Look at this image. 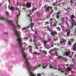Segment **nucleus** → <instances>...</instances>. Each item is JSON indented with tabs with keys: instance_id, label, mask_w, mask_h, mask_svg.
<instances>
[{
	"instance_id": "1",
	"label": "nucleus",
	"mask_w": 76,
	"mask_h": 76,
	"mask_svg": "<svg viewBox=\"0 0 76 76\" xmlns=\"http://www.w3.org/2000/svg\"><path fill=\"white\" fill-rule=\"evenodd\" d=\"M22 55L23 56V58H25V62L26 63L27 65L28 66V70L29 71V73L30 75L31 76H36L35 74H34L31 71V68L33 69V67H32V66H30L29 65V63L28 62V60L26 58V54L24 52H23V50H22Z\"/></svg>"
},
{
	"instance_id": "2",
	"label": "nucleus",
	"mask_w": 76,
	"mask_h": 76,
	"mask_svg": "<svg viewBox=\"0 0 76 76\" xmlns=\"http://www.w3.org/2000/svg\"><path fill=\"white\" fill-rule=\"evenodd\" d=\"M60 43L62 45H64L66 44V40L64 39H62V41H60Z\"/></svg>"
},
{
	"instance_id": "3",
	"label": "nucleus",
	"mask_w": 76,
	"mask_h": 76,
	"mask_svg": "<svg viewBox=\"0 0 76 76\" xmlns=\"http://www.w3.org/2000/svg\"><path fill=\"white\" fill-rule=\"evenodd\" d=\"M69 18L72 22L73 23H75V20H74V19H73V18H76V17L75 16V15H71Z\"/></svg>"
},
{
	"instance_id": "4",
	"label": "nucleus",
	"mask_w": 76,
	"mask_h": 76,
	"mask_svg": "<svg viewBox=\"0 0 76 76\" xmlns=\"http://www.w3.org/2000/svg\"><path fill=\"white\" fill-rule=\"evenodd\" d=\"M8 8L11 11H13L15 9V7H13L12 5V4H10L9 5Z\"/></svg>"
},
{
	"instance_id": "5",
	"label": "nucleus",
	"mask_w": 76,
	"mask_h": 76,
	"mask_svg": "<svg viewBox=\"0 0 76 76\" xmlns=\"http://www.w3.org/2000/svg\"><path fill=\"white\" fill-rule=\"evenodd\" d=\"M53 9L52 7L49 6L46 8L45 10H45V12H47L50 11V9Z\"/></svg>"
},
{
	"instance_id": "6",
	"label": "nucleus",
	"mask_w": 76,
	"mask_h": 76,
	"mask_svg": "<svg viewBox=\"0 0 76 76\" xmlns=\"http://www.w3.org/2000/svg\"><path fill=\"white\" fill-rule=\"evenodd\" d=\"M71 53V52L70 51H68V52H66L64 53V56L65 55L66 57H67V56H69L70 55Z\"/></svg>"
},
{
	"instance_id": "7",
	"label": "nucleus",
	"mask_w": 76,
	"mask_h": 76,
	"mask_svg": "<svg viewBox=\"0 0 76 76\" xmlns=\"http://www.w3.org/2000/svg\"><path fill=\"white\" fill-rule=\"evenodd\" d=\"M0 19H1V20H6V21H7V22H11V23H12L13 22V21L12 20H8L4 18L3 17H0Z\"/></svg>"
},
{
	"instance_id": "8",
	"label": "nucleus",
	"mask_w": 76,
	"mask_h": 76,
	"mask_svg": "<svg viewBox=\"0 0 76 76\" xmlns=\"http://www.w3.org/2000/svg\"><path fill=\"white\" fill-rule=\"evenodd\" d=\"M50 33L51 35H52V36H55L56 35H57V33L55 31H53V30H52Z\"/></svg>"
},
{
	"instance_id": "9",
	"label": "nucleus",
	"mask_w": 76,
	"mask_h": 76,
	"mask_svg": "<svg viewBox=\"0 0 76 76\" xmlns=\"http://www.w3.org/2000/svg\"><path fill=\"white\" fill-rule=\"evenodd\" d=\"M31 6V5L30 3H27L26 4V7L27 8H30Z\"/></svg>"
},
{
	"instance_id": "10",
	"label": "nucleus",
	"mask_w": 76,
	"mask_h": 76,
	"mask_svg": "<svg viewBox=\"0 0 76 76\" xmlns=\"http://www.w3.org/2000/svg\"><path fill=\"white\" fill-rule=\"evenodd\" d=\"M72 70V68L70 67H68L66 69V70L67 72H70Z\"/></svg>"
},
{
	"instance_id": "11",
	"label": "nucleus",
	"mask_w": 76,
	"mask_h": 76,
	"mask_svg": "<svg viewBox=\"0 0 76 76\" xmlns=\"http://www.w3.org/2000/svg\"><path fill=\"white\" fill-rule=\"evenodd\" d=\"M70 30H68L67 31V33L66 34L67 37H69L70 36Z\"/></svg>"
},
{
	"instance_id": "12",
	"label": "nucleus",
	"mask_w": 76,
	"mask_h": 76,
	"mask_svg": "<svg viewBox=\"0 0 76 76\" xmlns=\"http://www.w3.org/2000/svg\"><path fill=\"white\" fill-rule=\"evenodd\" d=\"M72 25L71 26L70 28H72L73 27V26L75 25V26H76V24H75V22H74V23H72Z\"/></svg>"
},
{
	"instance_id": "13",
	"label": "nucleus",
	"mask_w": 76,
	"mask_h": 76,
	"mask_svg": "<svg viewBox=\"0 0 76 76\" xmlns=\"http://www.w3.org/2000/svg\"><path fill=\"white\" fill-rule=\"evenodd\" d=\"M42 67L43 69H45V68H46V67H47V66H48V64H47V65H46L45 66H44V63H42Z\"/></svg>"
},
{
	"instance_id": "14",
	"label": "nucleus",
	"mask_w": 76,
	"mask_h": 76,
	"mask_svg": "<svg viewBox=\"0 0 76 76\" xmlns=\"http://www.w3.org/2000/svg\"><path fill=\"white\" fill-rule=\"evenodd\" d=\"M46 27L48 31H49V32H50L52 31V30H51V29H50V28H49V27H48V26H47Z\"/></svg>"
},
{
	"instance_id": "15",
	"label": "nucleus",
	"mask_w": 76,
	"mask_h": 76,
	"mask_svg": "<svg viewBox=\"0 0 76 76\" xmlns=\"http://www.w3.org/2000/svg\"><path fill=\"white\" fill-rule=\"evenodd\" d=\"M67 9H68V12H70V10L71 11H72L73 10L71 9L70 7H68L67 8Z\"/></svg>"
},
{
	"instance_id": "16",
	"label": "nucleus",
	"mask_w": 76,
	"mask_h": 76,
	"mask_svg": "<svg viewBox=\"0 0 76 76\" xmlns=\"http://www.w3.org/2000/svg\"><path fill=\"white\" fill-rule=\"evenodd\" d=\"M47 41H45L44 42V44L45 47L47 48V46H45V44H47Z\"/></svg>"
},
{
	"instance_id": "17",
	"label": "nucleus",
	"mask_w": 76,
	"mask_h": 76,
	"mask_svg": "<svg viewBox=\"0 0 76 76\" xmlns=\"http://www.w3.org/2000/svg\"><path fill=\"white\" fill-rule=\"evenodd\" d=\"M73 50L74 51H76V46L73 45Z\"/></svg>"
},
{
	"instance_id": "18",
	"label": "nucleus",
	"mask_w": 76,
	"mask_h": 76,
	"mask_svg": "<svg viewBox=\"0 0 76 76\" xmlns=\"http://www.w3.org/2000/svg\"><path fill=\"white\" fill-rule=\"evenodd\" d=\"M56 29H58V31H61V29H60V27H58V28H56Z\"/></svg>"
},
{
	"instance_id": "19",
	"label": "nucleus",
	"mask_w": 76,
	"mask_h": 76,
	"mask_svg": "<svg viewBox=\"0 0 76 76\" xmlns=\"http://www.w3.org/2000/svg\"><path fill=\"white\" fill-rule=\"evenodd\" d=\"M34 26V24L32 23H31L30 24V27L31 28V29H32V28Z\"/></svg>"
},
{
	"instance_id": "20",
	"label": "nucleus",
	"mask_w": 76,
	"mask_h": 76,
	"mask_svg": "<svg viewBox=\"0 0 76 76\" xmlns=\"http://www.w3.org/2000/svg\"><path fill=\"white\" fill-rule=\"evenodd\" d=\"M60 12H59V11H58V12L56 13V15L58 16H60Z\"/></svg>"
},
{
	"instance_id": "21",
	"label": "nucleus",
	"mask_w": 76,
	"mask_h": 76,
	"mask_svg": "<svg viewBox=\"0 0 76 76\" xmlns=\"http://www.w3.org/2000/svg\"><path fill=\"white\" fill-rule=\"evenodd\" d=\"M28 39V37H24L23 38V39L24 41H27V40Z\"/></svg>"
},
{
	"instance_id": "22",
	"label": "nucleus",
	"mask_w": 76,
	"mask_h": 76,
	"mask_svg": "<svg viewBox=\"0 0 76 76\" xmlns=\"http://www.w3.org/2000/svg\"><path fill=\"white\" fill-rule=\"evenodd\" d=\"M40 66H41V65H39L37 66L36 68H34V69L33 70H35V69H37V68H38V67H40Z\"/></svg>"
},
{
	"instance_id": "23",
	"label": "nucleus",
	"mask_w": 76,
	"mask_h": 76,
	"mask_svg": "<svg viewBox=\"0 0 76 76\" xmlns=\"http://www.w3.org/2000/svg\"><path fill=\"white\" fill-rule=\"evenodd\" d=\"M68 44L69 45H72V43H71V42H70L69 41H68Z\"/></svg>"
},
{
	"instance_id": "24",
	"label": "nucleus",
	"mask_w": 76,
	"mask_h": 76,
	"mask_svg": "<svg viewBox=\"0 0 76 76\" xmlns=\"http://www.w3.org/2000/svg\"><path fill=\"white\" fill-rule=\"evenodd\" d=\"M52 9H50L51 10L50 11H51V13H50V14H52L54 12V11Z\"/></svg>"
},
{
	"instance_id": "25",
	"label": "nucleus",
	"mask_w": 76,
	"mask_h": 76,
	"mask_svg": "<svg viewBox=\"0 0 76 76\" xmlns=\"http://www.w3.org/2000/svg\"><path fill=\"white\" fill-rule=\"evenodd\" d=\"M51 39L50 38H49L47 41V42H51Z\"/></svg>"
},
{
	"instance_id": "26",
	"label": "nucleus",
	"mask_w": 76,
	"mask_h": 76,
	"mask_svg": "<svg viewBox=\"0 0 76 76\" xmlns=\"http://www.w3.org/2000/svg\"><path fill=\"white\" fill-rule=\"evenodd\" d=\"M70 3L71 4H74V3H73V1L72 0L70 1Z\"/></svg>"
},
{
	"instance_id": "27",
	"label": "nucleus",
	"mask_w": 76,
	"mask_h": 76,
	"mask_svg": "<svg viewBox=\"0 0 76 76\" xmlns=\"http://www.w3.org/2000/svg\"><path fill=\"white\" fill-rule=\"evenodd\" d=\"M27 28V27L23 28L22 29V31H24V30H25V29H26Z\"/></svg>"
},
{
	"instance_id": "28",
	"label": "nucleus",
	"mask_w": 76,
	"mask_h": 76,
	"mask_svg": "<svg viewBox=\"0 0 76 76\" xmlns=\"http://www.w3.org/2000/svg\"><path fill=\"white\" fill-rule=\"evenodd\" d=\"M65 23H66V25H67V26H69V24L67 22V21H66L65 22Z\"/></svg>"
},
{
	"instance_id": "29",
	"label": "nucleus",
	"mask_w": 76,
	"mask_h": 76,
	"mask_svg": "<svg viewBox=\"0 0 76 76\" xmlns=\"http://www.w3.org/2000/svg\"><path fill=\"white\" fill-rule=\"evenodd\" d=\"M9 12H6V15H7V16H8V15H9Z\"/></svg>"
},
{
	"instance_id": "30",
	"label": "nucleus",
	"mask_w": 76,
	"mask_h": 76,
	"mask_svg": "<svg viewBox=\"0 0 76 76\" xmlns=\"http://www.w3.org/2000/svg\"><path fill=\"white\" fill-rule=\"evenodd\" d=\"M53 50H54L53 49H51L50 50V51H49V53L50 54H51V53L53 51Z\"/></svg>"
},
{
	"instance_id": "31",
	"label": "nucleus",
	"mask_w": 76,
	"mask_h": 76,
	"mask_svg": "<svg viewBox=\"0 0 76 76\" xmlns=\"http://www.w3.org/2000/svg\"><path fill=\"white\" fill-rule=\"evenodd\" d=\"M53 19H54L53 18H51L50 19V22H53Z\"/></svg>"
},
{
	"instance_id": "32",
	"label": "nucleus",
	"mask_w": 76,
	"mask_h": 76,
	"mask_svg": "<svg viewBox=\"0 0 76 76\" xmlns=\"http://www.w3.org/2000/svg\"><path fill=\"white\" fill-rule=\"evenodd\" d=\"M53 26H57V24H56V23H54L53 24Z\"/></svg>"
},
{
	"instance_id": "33",
	"label": "nucleus",
	"mask_w": 76,
	"mask_h": 76,
	"mask_svg": "<svg viewBox=\"0 0 76 76\" xmlns=\"http://www.w3.org/2000/svg\"><path fill=\"white\" fill-rule=\"evenodd\" d=\"M61 24L62 25H64V21H62V23H61Z\"/></svg>"
},
{
	"instance_id": "34",
	"label": "nucleus",
	"mask_w": 76,
	"mask_h": 76,
	"mask_svg": "<svg viewBox=\"0 0 76 76\" xmlns=\"http://www.w3.org/2000/svg\"><path fill=\"white\" fill-rule=\"evenodd\" d=\"M49 67L50 68V69L52 68L53 69V67L51 66V65H50L49 66Z\"/></svg>"
},
{
	"instance_id": "35",
	"label": "nucleus",
	"mask_w": 76,
	"mask_h": 76,
	"mask_svg": "<svg viewBox=\"0 0 76 76\" xmlns=\"http://www.w3.org/2000/svg\"><path fill=\"white\" fill-rule=\"evenodd\" d=\"M37 76H41V75L40 73H38L37 74Z\"/></svg>"
},
{
	"instance_id": "36",
	"label": "nucleus",
	"mask_w": 76,
	"mask_h": 76,
	"mask_svg": "<svg viewBox=\"0 0 76 76\" xmlns=\"http://www.w3.org/2000/svg\"><path fill=\"white\" fill-rule=\"evenodd\" d=\"M61 20L62 22L63 21H64V18H63V17H62Z\"/></svg>"
},
{
	"instance_id": "37",
	"label": "nucleus",
	"mask_w": 76,
	"mask_h": 76,
	"mask_svg": "<svg viewBox=\"0 0 76 76\" xmlns=\"http://www.w3.org/2000/svg\"><path fill=\"white\" fill-rule=\"evenodd\" d=\"M59 18H60V16L56 15V18L57 19H59Z\"/></svg>"
},
{
	"instance_id": "38",
	"label": "nucleus",
	"mask_w": 76,
	"mask_h": 76,
	"mask_svg": "<svg viewBox=\"0 0 76 76\" xmlns=\"http://www.w3.org/2000/svg\"><path fill=\"white\" fill-rule=\"evenodd\" d=\"M19 15H20V11H19V15H17V18H18V17H19Z\"/></svg>"
},
{
	"instance_id": "39",
	"label": "nucleus",
	"mask_w": 76,
	"mask_h": 76,
	"mask_svg": "<svg viewBox=\"0 0 76 76\" xmlns=\"http://www.w3.org/2000/svg\"><path fill=\"white\" fill-rule=\"evenodd\" d=\"M58 58H60L61 60V59H62V58H63V57H60V56H58Z\"/></svg>"
},
{
	"instance_id": "40",
	"label": "nucleus",
	"mask_w": 76,
	"mask_h": 76,
	"mask_svg": "<svg viewBox=\"0 0 76 76\" xmlns=\"http://www.w3.org/2000/svg\"><path fill=\"white\" fill-rule=\"evenodd\" d=\"M37 53L36 52H34V53L33 54V56H34V55H35L36 54H37Z\"/></svg>"
},
{
	"instance_id": "41",
	"label": "nucleus",
	"mask_w": 76,
	"mask_h": 76,
	"mask_svg": "<svg viewBox=\"0 0 76 76\" xmlns=\"http://www.w3.org/2000/svg\"><path fill=\"white\" fill-rule=\"evenodd\" d=\"M28 48H30V49H32V47H31V46H29V47H28Z\"/></svg>"
},
{
	"instance_id": "42",
	"label": "nucleus",
	"mask_w": 76,
	"mask_h": 76,
	"mask_svg": "<svg viewBox=\"0 0 76 76\" xmlns=\"http://www.w3.org/2000/svg\"><path fill=\"white\" fill-rule=\"evenodd\" d=\"M54 9L55 10H57V8L56 7H55Z\"/></svg>"
},
{
	"instance_id": "43",
	"label": "nucleus",
	"mask_w": 76,
	"mask_h": 76,
	"mask_svg": "<svg viewBox=\"0 0 76 76\" xmlns=\"http://www.w3.org/2000/svg\"><path fill=\"white\" fill-rule=\"evenodd\" d=\"M32 51V49L30 48L29 49V52H31Z\"/></svg>"
},
{
	"instance_id": "44",
	"label": "nucleus",
	"mask_w": 76,
	"mask_h": 76,
	"mask_svg": "<svg viewBox=\"0 0 76 76\" xmlns=\"http://www.w3.org/2000/svg\"><path fill=\"white\" fill-rule=\"evenodd\" d=\"M56 3L55 4H56L57 3H58V1H57V0H56Z\"/></svg>"
},
{
	"instance_id": "45",
	"label": "nucleus",
	"mask_w": 76,
	"mask_h": 76,
	"mask_svg": "<svg viewBox=\"0 0 76 76\" xmlns=\"http://www.w3.org/2000/svg\"><path fill=\"white\" fill-rule=\"evenodd\" d=\"M69 21H70V22H71V23H73V22H72V21L71 20L69 19Z\"/></svg>"
},
{
	"instance_id": "46",
	"label": "nucleus",
	"mask_w": 76,
	"mask_h": 76,
	"mask_svg": "<svg viewBox=\"0 0 76 76\" xmlns=\"http://www.w3.org/2000/svg\"><path fill=\"white\" fill-rule=\"evenodd\" d=\"M52 22H53V21H50V24L51 25H52Z\"/></svg>"
},
{
	"instance_id": "47",
	"label": "nucleus",
	"mask_w": 76,
	"mask_h": 76,
	"mask_svg": "<svg viewBox=\"0 0 76 76\" xmlns=\"http://www.w3.org/2000/svg\"><path fill=\"white\" fill-rule=\"evenodd\" d=\"M18 4H19V3H18V2H17L16 3V5H17V6H18Z\"/></svg>"
},
{
	"instance_id": "48",
	"label": "nucleus",
	"mask_w": 76,
	"mask_h": 76,
	"mask_svg": "<svg viewBox=\"0 0 76 76\" xmlns=\"http://www.w3.org/2000/svg\"><path fill=\"white\" fill-rule=\"evenodd\" d=\"M55 54H56V55H57V52H55Z\"/></svg>"
},
{
	"instance_id": "49",
	"label": "nucleus",
	"mask_w": 76,
	"mask_h": 76,
	"mask_svg": "<svg viewBox=\"0 0 76 76\" xmlns=\"http://www.w3.org/2000/svg\"><path fill=\"white\" fill-rule=\"evenodd\" d=\"M61 28H64V27L63 26H61Z\"/></svg>"
},
{
	"instance_id": "50",
	"label": "nucleus",
	"mask_w": 76,
	"mask_h": 76,
	"mask_svg": "<svg viewBox=\"0 0 76 76\" xmlns=\"http://www.w3.org/2000/svg\"><path fill=\"white\" fill-rule=\"evenodd\" d=\"M72 55L73 56V54H74V52H72Z\"/></svg>"
},
{
	"instance_id": "51",
	"label": "nucleus",
	"mask_w": 76,
	"mask_h": 76,
	"mask_svg": "<svg viewBox=\"0 0 76 76\" xmlns=\"http://www.w3.org/2000/svg\"><path fill=\"white\" fill-rule=\"evenodd\" d=\"M75 33H76V31H75V35H76V34H75Z\"/></svg>"
},
{
	"instance_id": "52",
	"label": "nucleus",
	"mask_w": 76,
	"mask_h": 76,
	"mask_svg": "<svg viewBox=\"0 0 76 76\" xmlns=\"http://www.w3.org/2000/svg\"><path fill=\"white\" fill-rule=\"evenodd\" d=\"M69 57H70V58H72V57L71 56H69Z\"/></svg>"
},
{
	"instance_id": "53",
	"label": "nucleus",
	"mask_w": 76,
	"mask_h": 76,
	"mask_svg": "<svg viewBox=\"0 0 76 76\" xmlns=\"http://www.w3.org/2000/svg\"><path fill=\"white\" fill-rule=\"evenodd\" d=\"M61 72L62 73H64V71H61Z\"/></svg>"
},
{
	"instance_id": "54",
	"label": "nucleus",
	"mask_w": 76,
	"mask_h": 76,
	"mask_svg": "<svg viewBox=\"0 0 76 76\" xmlns=\"http://www.w3.org/2000/svg\"><path fill=\"white\" fill-rule=\"evenodd\" d=\"M30 42H32V39H30Z\"/></svg>"
},
{
	"instance_id": "55",
	"label": "nucleus",
	"mask_w": 76,
	"mask_h": 76,
	"mask_svg": "<svg viewBox=\"0 0 76 76\" xmlns=\"http://www.w3.org/2000/svg\"><path fill=\"white\" fill-rule=\"evenodd\" d=\"M56 6H60V4H57Z\"/></svg>"
},
{
	"instance_id": "56",
	"label": "nucleus",
	"mask_w": 76,
	"mask_h": 76,
	"mask_svg": "<svg viewBox=\"0 0 76 76\" xmlns=\"http://www.w3.org/2000/svg\"><path fill=\"white\" fill-rule=\"evenodd\" d=\"M27 11H29L30 13H31V10H27Z\"/></svg>"
},
{
	"instance_id": "57",
	"label": "nucleus",
	"mask_w": 76,
	"mask_h": 76,
	"mask_svg": "<svg viewBox=\"0 0 76 76\" xmlns=\"http://www.w3.org/2000/svg\"><path fill=\"white\" fill-rule=\"evenodd\" d=\"M4 34H8V33H4Z\"/></svg>"
},
{
	"instance_id": "58",
	"label": "nucleus",
	"mask_w": 76,
	"mask_h": 76,
	"mask_svg": "<svg viewBox=\"0 0 76 76\" xmlns=\"http://www.w3.org/2000/svg\"><path fill=\"white\" fill-rule=\"evenodd\" d=\"M53 5L54 6H55V4H54V3L53 4Z\"/></svg>"
},
{
	"instance_id": "59",
	"label": "nucleus",
	"mask_w": 76,
	"mask_h": 76,
	"mask_svg": "<svg viewBox=\"0 0 76 76\" xmlns=\"http://www.w3.org/2000/svg\"><path fill=\"white\" fill-rule=\"evenodd\" d=\"M74 5H75V6H76V2H75L74 4Z\"/></svg>"
},
{
	"instance_id": "60",
	"label": "nucleus",
	"mask_w": 76,
	"mask_h": 76,
	"mask_svg": "<svg viewBox=\"0 0 76 76\" xmlns=\"http://www.w3.org/2000/svg\"><path fill=\"white\" fill-rule=\"evenodd\" d=\"M31 12H34V10H31Z\"/></svg>"
},
{
	"instance_id": "61",
	"label": "nucleus",
	"mask_w": 76,
	"mask_h": 76,
	"mask_svg": "<svg viewBox=\"0 0 76 76\" xmlns=\"http://www.w3.org/2000/svg\"><path fill=\"white\" fill-rule=\"evenodd\" d=\"M74 45L75 46V45H76V43H75V44L74 45Z\"/></svg>"
},
{
	"instance_id": "62",
	"label": "nucleus",
	"mask_w": 76,
	"mask_h": 76,
	"mask_svg": "<svg viewBox=\"0 0 76 76\" xmlns=\"http://www.w3.org/2000/svg\"><path fill=\"white\" fill-rule=\"evenodd\" d=\"M34 34H37V32H35V33H34Z\"/></svg>"
},
{
	"instance_id": "63",
	"label": "nucleus",
	"mask_w": 76,
	"mask_h": 76,
	"mask_svg": "<svg viewBox=\"0 0 76 76\" xmlns=\"http://www.w3.org/2000/svg\"><path fill=\"white\" fill-rule=\"evenodd\" d=\"M54 14H53V15H52V17H54Z\"/></svg>"
},
{
	"instance_id": "64",
	"label": "nucleus",
	"mask_w": 76,
	"mask_h": 76,
	"mask_svg": "<svg viewBox=\"0 0 76 76\" xmlns=\"http://www.w3.org/2000/svg\"><path fill=\"white\" fill-rule=\"evenodd\" d=\"M66 66H69V64H66Z\"/></svg>"
}]
</instances>
